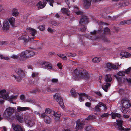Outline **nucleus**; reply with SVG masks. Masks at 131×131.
<instances>
[{
	"instance_id": "nucleus-37",
	"label": "nucleus",
	"mask_w": 131,
	"mask_h": 131,
	"mask_svg": "<svg viewBox=\"0 0 131 131\" xmlns=\"http://www.w3.org/2000/svg\"><path fill=\"white\" fill-rule=\"evenodd\" d=\"M112 64L110 63H107L106 64V66L108 69H111L112 68Z\"/></svg>"
},
{
	"instance_id": "nucleus-18",
	"label": "nucleus",
	"mask_w": 131,
	"mask_h": 131,
	"mask_svg": "<svg viewBox=\"0 0 131 131\" xmlns=\"http://www.w3.org/2000/svg\"><path fill=\"white\" fill-rule=\"evenodd\" d=\"M27 30L33 36H35V34L36 33V30L32 28H28L27 29Z\"/></svg>"
},
{
	"instance_id": "nucleus-40",
	"label": "nucleus",
	"mask_w": 131,
	"mask_h": 131,
	"mask_svg": "<svg viewBox=\"0 0 131 131\" xmlns=\"http://www.w3.org/2000/svg\"><path fill=\"white\" fill-rule=\"evenodd\" d=\"M47 116L46 114L45 113H43L41 114L40 117L41 118L44 119L46 118V117H47Z\"/></svg>"
},
{
	"instance_id": "nucleus-38",
	"label": "nucleus",
	"mask_w": 131,
	"mask_h": 131,
	"mask_svg": "<svg viewBox=\"0 0 131 131\" xmlns=\"http://www.w3.org/2000/svg\"><path fill=\"white\" fill-rule=\"evenodd\" d=\"M39 74V73L38 72H33L32 73V76L33 78L37 77Z\"/></svg>"
},
{
	"instance_id": "nucleus-43",
	"label": "nucleus",
	"mask_w": 131,
	"mask_h": 131,
	"mask_svg": "<svg viewBox=\"0 0 131 131\" xmlns=\"http://www.w3.org/2000/svg\"><path fill=\"white\" fill-rule=\"evenodd\" d=\"M131 69V67H130L129 68H128L126 70H125V74H128L129 73V72L130 71Z\"/></svg>"
},
{
	"instance_id": "nucleus-22",
	"label": "nucleus",
	"mask_w": 131,
	"mask_h": 131,
	"mask_svg": "<svg viewBox=\"0 0 131 131\" xmlns=\"http://www.w3.org/2000/svg\"><path fill=\"white\" fill-rule=\"evenodd\" d=\"M59 90V88H53L51 89L50 88H47V91L48 92H55Z\"/></svg>"
},
{
	"instance_id": "nucleus-64",
	"label": "nucleus",
	"mask_w": 131,
	"mask_h": 131,
	"mask_svg": "<svg viewBox=\"0 0 131 131\" xmlns=\"http://www.w3.org/2000/svg\"><path fill=\"white\" fill-rule=\"evenodd\" d=\"M65 2L68 6H69L70 4V2L69 0H65Z\"/></svg>"
},
{
	"instance_id": "nucleus-16",
	"label": "nucleus",
	"mask_w": 131,
	"mask_h": 131,
	"mask_svg": "<svg viewBox=\"0 0 131 131\" xmlns=\"http://www.w3.org/2000/svg\"><path fill=\"white\" fill-rule=\"evenodd\" d=\"M112 119H116L117 118H121L122 116L121 114L118 113L112 112L111 114Z\"/></svg>"
},
{
	"instance_id": "nucleus-55",
	"label": "nucleus",
	"mask_w": 131,
	"mask_h": 131,
	"mask_svg": "<svg viewBox=\"0 0 131 131\" xmlns=\"http://www.w3.org/2000/svg\"><path fill=\"white\" fill-rule=\"evenodd\" d=\"M123 117L125 119L128 118L130 117V116L129 115L124 114L123 115Z\"/></svg>"
},
{
	"instance_id": "nucleus-31",
	"label": "nucleus",
	"mask_w": 131,
	"mask_h": 131,
	"mask_svg": "<svg viewBox=\"0 0 131 131\" xmlns=\"http://www.w3.org/2000/svg\"><path fill=\"white\" fill-rule=\"evenodd\" d=\"M101 60V58L100 57H96L93 59L92 61L94 63H97L100 61Z\"/></svg>"
},
{
	"instance_id": "nucleus-58",
	"label": "nucleus",
	"mask_w": 131,
	"mask_h": 131,
	"mask_svg": "<svg viewBox=\"0 0 131 131\" xmlns=\"http://www.w3.org/2000/svg\"><path fill=\"white\" fill-rule=\"evenodd\" d=\"M61 64L60 63H58L57 64L58 68L60 69H61L62 68Z\"/></svg>"
},
{
	"instance_id": "nucleus-24",
	"label": "nucleus",
	"mask_w": 131,
	"mask_h": 131,
	"mask_svg": "<svg viewBox=\"0 0 131 131\" xmlns=\"http://www.w3.org/2000/svg\"><path fill=\"white\" fill-rule=\"evenodd\" d=\"M19 14V13L17 9H13L12 11V15L15 17L17 16Z\"/></svg>"
},
{
	"instance_id": "nucleus-5",
	"label": "nucleus",
	"mask_w": 131,
	"mask_h": 131,
	"mask_svg": "<svg viewBox=\"0 0 131 131\" xmlns=\"http://www.w3.org/2000/svg\"><path fill=\"white\" fill-rule=\"evenodd\" d=\"M104 35H101L100 36L97 37L96 38L102 39L104 42H109L110 40L105 37V35L110 34V29L107 27L104 28L103 30Z\"/></svg>"
},
{
	"instance_id": "nucleus-25",
	"label": "nucleus",
	"mask_w": 131,
	"mask_h": 131,
	"mask_svg": "<svg viewBox=\"0 0 131 131\" xmlns=\"http://www.w3.org/2000/svg\"><path fill=\"white\" fill-rule=\"evenodd\" d=\"M79 95V100L80 102L84 101V99L83 97V96L88 97V95L84 93L80 94Z\"/></svg>"
},
{
	"instance_id": "nucleus-63",
	"label": "nucleus",
	"mask_w": 131,
	"mask_h": 131,
	"mask_svg": "<svg viewBox=\"0 0 131 131\" xmlns=\"http://www.w3.org/2000/svg\"><path fill=\"white\" fill-rule=\"evenodd\" d=\"M48 31L50 32H53V30L51 29L50 28H49L47 29Z\"/></svg>"
},
{
	"instance_id": "nucleus-23",
	"label": "nucleus",
	"mask_w": 131,
	"mask_h": 131,
	"mask_svg": "<svg viewBox=\"0 0 131 131\" xmlns=\"http://www.w3.org/2000/svg\"><path fill=\"white\" fill-rule=\"evenodd\" d=\"M18 95H12L9 97V101H10V103H12L13 104H16V103L15 102H13V100H15L18 97Z\"/></svg>"
},
{
	"instance_id": "nucleus-45",
	"label": "nucleus",
	"mask_w": 131,
	"mask_h": 131,
	"mask_svg": "<svg viewBox=\"0 0 131 131\" xmlns=\"http://www.w3.org/2000/svg\"><path fill=\"white\" fill-rule=\"evenodd\" d=\"M108 114L107 113H104L101 116L102 117H108Z\"/></svg>"
},
{
	"instance_id": "nucleus-3",
	"label": "nucleus",
	"mask_w": 131,
	"mask_h": 131,
	"mask_svg": "<svg viewBox=\"0 0 131 131\" xmlns=\"http://www.w3.org/2000/svg\"><path fill=\"white\" fill-rule=\"evenodd\" d=\"M35 55V53L32 50H26L20 53V56L21 58H28L34 56Z\"/></svg>"
},
{
	"instance_id": "nucleus-1",
	"label": "nucleus",
	"mask_w": 131,
	"mask_h": 131,
	"mask_svg": "<svg viewBox=\"0 0 131 131\" xmlns=\"http://www.w3.org/2000/svg\"><path fill=\"white\" fill-rule=\"evenodd\" d=\"M73 76L77 80H80L82 79H87L90 77L87 71L79 68L74 71Z\"/></svg>"
},
{
	"instance_id": "nucleus-27",
	"label": "nucleus",
	"mask_w": 131,
	"mask_h": 131,
	"mask_svg": "<svg viewBox=\"0 0 131 131\" xmlns=\"http://www.w3.org/2000/svg\"><path fill=\"white\" fill-rule=\"evenodd\" d=\"M12 76L14 77L15 78L16 80L18 82L21 81L22 80L21 77H23L19 75L18 76H16L14 75H12Z\"/></svg>"
},
{
	"instance_id": "nucleus-61",
	"label": "nucleus",
	"mask_w": 131,
	"mask_h": 131,
	"mask_svg": "<svg viewBox=\"0 0 131 131\" xmlns=\"http://www.w3.org/2000/svg\"><path fill=\"white\" fill-rule=\"evenodd\" d=\"M97 31L96 30H94L93 32H91L90 34L91 35H95L96 34Z\"/></svg>"
},
{
	"instance_id": "nucleus-62",
	"label": "nucleus",
	"mask_w": 131,
	"mask_h": 131,
	"mask_svg": "<svg viewBox=\"0 0 131 131\" xmlns=\"http://www.w3.org/2000/svg\"><path fill=\"white\" fill-rule=\"evenodd\" d=\"M7 44V42L6 41H3L1 42V44L3 45H6Z\"/></svg>"
},
{
	"instance_id": "nucleus-2",
	"label": "nucleus",
	"mask_w": 131,
	"mask_h": 131,
	"mask_svg": "<svg viewBox=\"0 0 131 131\" xmlns=\"http://www.w3.org/2000/svg\"><path fill=\"white\" fill-rule=\"evenodd\" d=\"M121 103L122 106L121 110V112L124 114L128 113V109L131 106L130 100L127 98H125L121 100Z\"/></svg>"
},
{
	"instance_id": "nucleus-34",
	"label": "nucleus",
	"mask_w": 131,
	"mask_h": 131,
	"mask_svg": "<svg viewBox=\"0 0 131 131\" xmlns=\"http://www.w3.org/2000/svg\"><path fill=\"white\" fill-rule=\"evenodd\" d=\"M52 112L53 113V114L54 117L55 116L56 118H57V120H58L60 116V114L58 113H55V112L54 111Z\"/></svg>"
},
{
	"instance_id": "nucleus-51",
	"label": "nucleus",
	"mask_w": 131,
	"mask_h": 131,
	"mask_svg": "<svg viewBox=\"0 0 131 131\" xmlns=\"http://www.w3.org/2000/svg\"><path fill=\"white\" fill-rule=\"evenodd\" d=\"M45 111L47 114H49L51 113V110L49 108H47L46 109Z\"/></svg>"
},
{
	"instance_id": "nucleus-21",
	"label": "nucleus",
	"mask_w": 131,
	"mask_h": 131,
	"mask_svg": "<svg viewBox=\"0 0 131 131\" xmlns=\"http://www.w3.org/2000/svg\"><path fill=\"white\" fill-rule=\"evenodd\" d=\"M120 54L121 56L126 58H128L131 55V54L129 53L125 52H122Z\"/></svg>"
},
{
	"instance_id": "nucleus-15",
	"label": "nucleus",
	"mask_w": 131,
	"mask_h": 131,
	"mask_svg": "<svg viewBox=\"0 0 131 131\" xmlns=\"http://www.w3.org/2000/svg\"><path fill=\"white\" fill-rule=\"evenodd\" d=\"M15 72L19 76H24L25 73L20 68H16L15 70Z\"/></svg>"
},
{
	"instance_id": "nucleus-26",
	"label": "nucleus",
	"mask_w": 131,
	"mask_h": 131,
	"mask_svg": "<svg viewBox=\"0 0 131 131\" xmlns=\"http://www.w3.org/2000/svg\"><path fill=\"white\" fill-rule=\"evenodd\" d=\"M61 12L63 14H66L67 15L69 16L70 14V12L68 9H61Z\"/></svg>"
},
{
	"instance_id": "nucleus-56",
	"label": "nucleus",
	"mask_w": 131,
	"mask_h": 131,
	"mask_svg": "<svg viewBox=\"0 0 131 131\" xmlns=\"http://www.w3.org/2000/svg\"><path fill=\"white\" fill-rule=\"evenodd\" d=\"M20 99L23 101L25 99V96L24 95H21L20 96Z\"/></svg>"
},
{
	"instance_id": "nucleus-33",
	"label": "nucleus",
	"mask_w": 131,
	"mask_h": 131,
	"mask_svg": "<svg viewBox=\"0 0 131 131\" xmlns=\"http://www.w3.org/2000/svg\"><path fill=\"white\" fill-rule=\"evenodd\" d=\"M44 119V121L47 124H49L51 122L50 119V117L47 116Z\"/></svg>"
},
{
	"instance_id": "nucleus-13",
	"label": "nucleus",
	"mask_w": 131,
	"mask_h": 131,
	"mask_svg": "<svg viewBox=\"0 0 131 131\" xmlns=\"http://www.w3.org/2000/svg\"><path fill=\"white\" fill-rule=\"evenodd\" d=\"M42 67L45 69H52V65L50 63L47 62H44L42 64Z\"/></svg>"
},
{
	"instance_id": "nucleus-17",
	"label": "nucleus",
	"mask_w": 131,
	"mask_h": 131,
	"mask_svg": "<svg viewBox=\"0 0 131 131\" xmlns=\"http://www.w3.org/2000/svg\"><path fill=\"white\" fill-rule=\"evenodd\" d=\"M9 28V24L7 21H4L3 23V30L6 31L8 30Z\"/></svg>"
},
{
	"instance_id": "nucleus-60",
	"label": "nucleus",
	"mask_w": 131,
	"mask_h": 131,
	"mask_svg": "<svg viewBox=\"0 0 131 131\" xmlns=\"http://www.w3.org/2000/svg\"><path fill=\"white\" fill-rule=\"evenodd\" d=\"M125 24H126V23H125V20L120 22L119 24H120V25H124Z\"/></svg>"
},
{
	"instance_id": "nucleus-57",
	"label": "nucleus",
	"mask_w": 131,
	"mask_h": 131,
	"mask_svg": "<svg viewBox=\"0 0 131 131\" xmlns=\"http://www.w3.org/2000/svg\"><path fill=\"white\" fill-rule=\"evenodd\" d=\"M11 57L14 59H17L18 58V56L17 55H13L11 56Z\"/></svg>"
},
{
	"instance_id": "nucleus-48",
	"label": "nucleus",
	"mask_w": 131,
	"mask_h": 131,
	"mask_svg": "<svg viewBox=\"0 0 131 131\" xmlns=\"http://www.w3.org/2000/svg\"><path fill=\"white\" fill-rule=\"evenodd\" d=\"M94 109L97 112H99L100 111V109L99 107L96 105Z\"/></svg>"
},
{
	"instance_id": "nucleus-47",
	"label": "nucleus",
	"mask_w": 131,
	"mask_h": 131,
	"mask_svg": "<svg viewBox=\"0 0 131 131\" xmlns=\"http://www.w3.org/2000/svg\"><path fill=\"white\" fill-rule=\"evenodd\" d=\"M58 81V80L57 79L53 78L51 80V81L53 83H57Z\"/></svg>"
},
{
	"instance_id": "nucleus-14",
	"label": "nucleus",
	"mask_w": 131,
	"mask_h": 131,
	"mask_svg": "<svg viewBox=\"0 0 131 131\" xmlns=\"http://www.w3.org/2000/svg\"><path fill=\"white\" fill-rule=\"evenodd\" d=\"M117 123L115 122L114 123L118 126L119 129L121 130H123L124 129V128L122 126V123L123 122L122 120H116Z\"/></svg>"
},
{
	"instance_id": "nucleus-6",
	"label": "nucleus",
	"mask_w": 131,
	"mask_h": 131,
	"mask_svg": "<svg viewBox=\"0 0 131 131\" xmlns=\"http://www.w3.org/2000/svg\"><path fill=\"white\" fill-rule=\"evenodd\" d=\"M46 1L49 2L51 6H53L52 3L54 2L53 0H42L39 1L37 4V6L38 8H43L45 6Z\"/></svg>"
},
{
	"instance_id": "nucleus-20",
	"label": "nucleus",
	"mask_w": 131,
	"mask_h": 131,
	"mask_svg": "<svg viewBox=\"0 0 131 131\" xmlns=\"http://www.w3.org/2000/svg\"><path fill=\"white\" fill-rule=\"evenodd\" d=\"M16 119L20 123L23 122V118L20 115L18 112L16 113Z\"/></svg>"
},
{
	"instance_id": "nucleus-28",
	"label": "nucleus",
	"mask_w": 131,
	"mask_h": 131,
	"mask_svg": "<svg viewBox=\"0 0 131 131\" xmlns=\"http://www.w3.org/2000/svg\"><path fill=\"white\" fill-rule=\"evenodd\" d=\"M8 21L12 26H15V18H14L13 17L10 18L9 19Z\"/></svg>"
},
{
	"instance_id": "nucleus-11",
	"label": "nucleus",
	"mask_w": 131,
	"mask_h": 131,
	"mask_svg": "<svg viewBox=\"0 0 131 131\" xmlns=\"http://www.w3.org/2000/svg\"><path fill=\"white\" fill-rule=\"evenodd\" d=\"M9 96L5 90H0V98L7 99L9 98Z\"/></svg>"
},
{
	"instance_id": "nucleus-46",
	"label": "nucleus",
	"mask_w": 131,
	"mask_h": 131,
	"mask_svg": "<svg viewBox=\"0 0 131 131\" xmlns=\"http://www.w3.org/2000/svg\"><path fill=\"white\" fill-rule=\"evenodd\" d=\"M93 118V116L92 115H89L88 117L86 118V120H89L92 119Z\"/></svg>"
},
{
	"instance_id": "nucleus-54",
	"label": "nucleus",
	"mask_w": 131,
	"mask_h": 131,
	"mask_svg": "<svg viewBox=\"0 0 131 131\" xmlns=\"http://www.w3.org/2000/svg\"><path fill=\"white\" fill-rule=\"evenodd\" d=\"M34 124V123L33 122L30 121L28 123V124L30 127L32 126Z\"/></svg>"
},
{
	"instance_id": "nucleus-8",
	"label": "nucleus",
	"mask_w": 131,
	"mask_h": 131,
	"mask_svg": "<svg viewBox=\"0 0 131 131\" xmlns=\"http://www.w3.org/2000/svg\"><path fill=\"white\" fill-rule=\"evenodd\" d=\"M53 97L59 103L61 107H63V100L61 97L60 95L59 94L56 93L53 95Z\"/></svg>"
},
{
	"instance_id": "nucleus-32",
	"label": "nucleus",
	"mask_w": 131,
	"mask_h": 131,
	"mask_svg": "<svg viewBox=\"0 0 131 131\" xmlns=\"http://www.w3.org/2000/svg\"><path fill=\"white\" fill-rule=\"evenodd\" d=\"M29 108L28 107H23L18 106L17 108V110L18 111H23L29 109Z\"/></svg>"
},
{
	"instance_id": "nucleus-49",
	"label": "nucleus",
	"mask_w": 131,
	"mask_h": 131,
	"mask_svg": "<svg viewBox=\"0 0 131 131\" xmlns=\"http://www.w3.org/2000/svg\"><path fill=\"white\" fill-rule=\"evenodd\" d=\"M112 66V69L115 70L118 69V68L116 66L114 65V64H113Z\"/></svg>"
},
{
	"instance_id": "nucleus-52",
	"label": "nucleus",
	"mask_w": 131,
	"mask_h": 131,
	"mask_svg": "<svg viewBox=\"0 0 131 131\" xmlns=\"http://www.w3.org/2000/svg\"><path fill=\"white\" fill-rule=\"evenodd\" d=\"M117 79V80L118 82H121L122 81V78L121 77H119L117 76L115 77Z\"/></svg>"
},
{
	"instance_id": "nucleus-59",
	"label": "nucleus",
	"mask_w": 131,
	"mask_h": 131,
	"mask_svg": "<svg viewBox=\"0 0 131 131\" xmlns=\"http://www.w3.org/2000/svg\"><path fill=\"white\" fill-rule=\"evenodd\" d=\"M91 104L89 102H86L85 103V105L88 107H90L91 106Z\"/></svg>"
},
{
	"instance_id": "nucleus-36",
	"label": "nucleus",
	"mask_w": 131,
	"mask_h": 131,
	"mask_svg": "<svg viewBox=\"0 0 131 131\" xmlns=\"http://www.w3.org/2000/svg\"><path fill=\"white\" fill-rule=\"evenodd\" d=\"M117 74L120 76H124L125 74V73L124 71H121L118 72Z\"/></svg>"
},
{
	"instance_id": "nucleus-50",
	"label": "nucleus",
	"mask_w": 131,
	"mask_h": 131,
	"mask_svg": "<svg viewBox=\"0 0 131 131\" xmlns=\"http://www.w3.org/2000/svg\"><path fill=\"white\" fill-rule=\"evenodd\" d=\"M125 23L126 24L129 25L131 24L130 19L125 20Z\"/></svg>"
},
{
	"instance_id": "nucleus-41",
	"label": "nucleus",
	"mask_w": 131,
	"mask_h": 131,
	"mask_svg": "<svg viewBox=\"0 0 131 131\" xmlns=\"http://www.w3.org/2000/svg\"><path fill=\"white\" fill-rule=\"evenodd\" d=\"M86 130V131H93V129L91 126H88L87 127Z\"/></svg>"
},
{
	"instance_id": "nucleus-29",
	"label": "nucleus",
	"mask_w": 131,
	"mask_h": 131,
	"mask_svg": "<svg viewBox=\"0 0 131 131\" xmlns=\"http://www.w3.org/2000/svg\"><path fill=\"white\" fill-rule=\"evenodd\" d=\"M70 92L71 94L74 97H77V94H78L79 95L80 94L78 93H76L75 92V90L73 89H71L70 91Z\"/></svg>"
},
{
	"instance_id": "nucleus-4",
	"label": "nucleus",
	"mask_w": 131,
	"mask_h": 131,
	"mask_svg": "<svg viewBox=\"0 0 131 131\" xmlns=\"http://www.w3.org/2000/svg\"><path fill=\"white\" fill-rule=\"evenodd\" d=\"M112 78L111 77L110 75L109 74H106L105 79V81L107 83L105 84H104L103 86H102V88L105 91L107 92L108 88L111 85V84L108 83H110L112 81Z\"/></svg>"
},
{
	"instance_id": "nucleus-39",
	"label": "nucleus",
	"mask_w": 131,
	"mask_h": 131,
	"mask_svg": "<svg viewBox=\"0 0 131 131\" xmlns=\"http://www.w3.org/2000/svg\"><path fill=\"white\" fill-rule=\"evenodd\" d=\"M0 58L6 60H9V58L7 57H5L3 55L0 54Z\"/></svg>"
},
{
	"instance_id": "nucleus-42",
	"label": "nucleus",
	"mask_w": 131,
	"mask_h": 131,
	"mask_svg": "<svg viewBox=\"0 0 131 131\" xmlns=\"http://www.w3.org/2000/svg\"><path fill=\"white\" fill-rule=\"evenodd\" d=\"M38 28L41 31H43L45 30V28L44 27V25H41L39 26Z\"/></svg>"
},
{
	"instance_id": "nucleus-7",
	"label": "nucleus",
	"mask_w": 131,
	"mask_h": 131,
	"mask_svg": "<svg viewBox=\"0 0 131 131\" xmlns=\"http://www.w3.org/2000/svg\"><path fill=\"white\" fill-rule=\"evenodd\" d=\"M14 107H10L7 108L5 110L3 116L6 117H8L12 115L14 112Z\"/></svg>"
},
{
	"instance_id": "nucleus-10",
	"label": "nucleus",
	"mask_w": 131,
	"mask_h": 131,
	"mask_svg": "<svg viewBox=\"0 0 131 131\" xmlns=\"http://www.w3.org/2000/svg\"><path fill=\"white\" fill-rule=\"evenodd\" d=\"M84 125V122L78 121L76 122V129L77 130H81L83 128Z\"/></svg>"
},
{
	"instance_id": "nucleus-9",
	"label": "nucleus",
	"mask_w": 131,
	"mask_h": 131,
	"mask_svg": "<svg viewBox=\"0 0 131 131\" xmlns=\"http://www.w3.org/2000/svg\"><path fill=\"white\" fill-rule=\"evenodd\" d=\"M88 19L86 16H84L82 17L79 22V25L84 26L87 23Z\"/></svg>"
},
{
	"instance_id": "nucleus-19",
	"label": "nucleus",
	"mask_w": 131,
	"mask_h": 131,
	"mask_svg": "<svg viewBox=\"0 0 131 131\" xmlns=\"http://www.w3.org/2000/svg\"><path fill=\"white\" fill-rule=\"evenodd\" d=\"M28 35H23L19 37L18 38L19 40H21L22 39L24 40V42L25 43L27 42L29 40V39L28 38Z\"/></svg>"
},
{
	"instance_id": "nucleus-12",
	"label": "nucleus",
	"mask_w": 131,
	"mask_h": 131,
	"mask_svg": "<svg viewBox=\"0 0 131 131\" xmlns=\"http://www.w3.org/2000/svg\"><path fill=\"white\" fill-rule=\"evenodd\" d=\"M12 126L13 130L15 131H25V129L21 128L19 125L13 124Z\"/></svg>"
},
{
	"instance_id": "nucleus-35",
	"label": "nucleus",
	"mask_w": 131,
	"mask_h": 131,
	"mask_svg": "<svg viewBox=\"0 0 131 131\" xmlns=\"http://www.w3.org/2000/svg\"><path fill=\"white\" fill-rule=\"evenodd\" d=\"M57 55L59 57L61 58L63 60H67V57L65 55L61 54H58Z\"/></svg>"
},
{
	"instance_id": "nucleus-44",
	"label": "nucleus",
	"mask_w": 131,
	"mask_h": 131,
	"mask_svg": "<svg viewBox=\"0 0 131 131\" xmlns=\"http://www.w3.org/2000/svg\"><path fill=\"white\" fill-rule=\"evenodd\" d=\"M75 13L78 15L83 14L84 13L83 12L79 10L78 11H75Z\"/></svg>"
},
{
	"instance_id": "nucleus-30",
	"label": "nucleus",
	"mask_w": 131,
	"mask_h": 131,
	"mask_svg": "<svg viewBox=\"0 0 131 131\" xmlns=\"http://www.w3.org/2000/svg\"><path fill=\"white\" fill-rule=\"evenodd\" d=\"M97 105L99 107H101L102 106H103V109L105 110H106L107 109V108L106 105L104 103H103L102 102H99L98 103Z\"/></svg>"
},
{
	"instance_id": "nucleus-53",
	"label": "nucleus",
	"mask_w": 131,
	"mask_h": 131,
	"mask_svg": "<svg viewBox=\"0 0 131 131\" xmlns=\"http://www.w3.org/2000/svg\"><path fill=\"white\" fill-rule=\"evenodd\" d=\"M39 91L38 89H36L30 92V93H36L38 92Z\"/></svg>"
}]
</instances>
